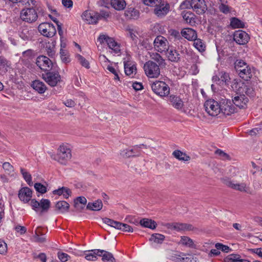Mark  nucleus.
I'll return each instance as SVG.
<instances>
[{
  "instance_id": "1",
  "label": "nucleus",
  "mask_w": 262,
  "mask_h": 262,
  "mask_svg": "<svg viewBox=\"0 0 262 262\" xmlns=\"http://www.w3.org/2000/svg\"><path fill=\"white\" fill-rule=\"evenodd\" d=\"M32 191L30 188L25 187L21 188L18 192L19 199L25 203L31 201L30 205L36 212H38L39 215H42L43 213L48 211L50 206L51 202L49 200L42 199L40 202L35 199H31L32 198Z\"/></svg>"
},
{
  "instance_id": "2",
  "label": "nucleus",
  "mask_w": 262,
  "mask_h": 262,
  "mask_svg": "<svg viewBox=\"0 0 262 262\" xmlns=\"http://www.w3.org/2000/svg\"><path fill=\"white\" fill-rule=\"evenodd\" d=\"M53 159L62 165H66L72 158L71 150L67 145H61L58 147L56 154L52 156Z\"/></svg>"
},
{
  "instance_id": "3",
  "label": "nucleus",
  "mask_w": 262,
  "mask_h": 262,
  "mask_svg": "<svg viewBox=\"0 0 262 262\" xmlns=\"http://www.w3.org/2000/svg\"><path fill=\"white\" fill-rule=\"evenodd\" d=\"M234 68L239 77L244 80L248 81L251 78V69L244 61L236 60L234 63Z\"/></svg>"
},
{
  "instance_id": "4",
  "label": "nucleus",
  "mask_w": 262,
  "mask_h": 262,
  "mask_svg": "<svg viewBox=\"0 0 262 262\" xmlns=\"http://www.w3.org/2000/svg\"><path fill=\"white\" fill-rule=\"evenodd\" d=\"M152 91L160 97L167 96L170 93V88L162 81L157 80L151 84Z\"/></svg>"
},
{
  "instance_id": "5",
  "label": "nucleus",
  "mask_w": 262,
  "mask_h": 262,
  "mask_svg": "<svg viewBox=\"0 0 262 262\" xmlns=\"http://www.w3.org/2000/svg\"><path fill=\"white\" fill-rule=\"evenodd\" d=\"M160 66L153 61L149 60L144 65V70L146 76L151 78H156L160 74Z\"/></svg>"
},
{
  "instance_id": "6",
  "label": "nucleus",
  "mask_w": 262,
  "mask_h": 262,
  "mask_svg": "<svg viewBox=\"0 0 262 262\" xmlns=\"http://www.w3.org/2000/svg\"><path fill=\"white\" fill-rule=\"evenodd\" d=\"M42 78L51 86H55L61 81V76L58 72L49 71L42 74Z\"/></svg>"
},
{
  "instance_id": "7",
  "label": "nucleus",
  "mask_w": 262,
  "mask_h": 262,
  "mask_svg": "<svg viewBox=\"0 0 262 262\" xmlns=\"http://www.w3.org/2000/svg\"><path fill=\"white\" fill-rule=\"evenodd\" d=\"M21 19L26 22L32 23L35 22L38 18L36 10L33 8L23 9L20 13Z\"/></svg>"
},
{
  "instance_id": "8",
  "label": "nucleus",
  "mask_w": 262,
  "mask_h": 262,
  "mask_svg": "<svg viewBox=\"0 0 262 262\" xmlns=\"http://www.w3.org/2000/svg\"><path fill=\"white\" fill-rule=\"evenodd\" d=\"M204 107L207 113L211 116H216L221 113L220 103L213 99L206 101Z\"/></svg>"
},
{
  "instance_id": "9",
  "label": "nucleus",
  "mask_w": 262,
  "mask_h": 262,
  "mask_svg": "<svg viewBox=\"0 0 262 262\" xmlns=\"http://www.w3.org/2000/svg\"><path fill=\"white\" fill-rule=\"evenodd\" d=\"M221 112L226 116H229L237 111L232 100L222 99L220 101Z\"/></svg>"
},
{
  "instance_id": "10",
  "label": "nucleus",
  "mask_w": 262,
  "mask_h": 262,
  "mask_svg": "<svg viewBox=\"0 0 262 262\" xmlns=\"http://www.w3.org/2000/svg\"><path fill=\"white\" fill-rule=\"evenodd\" d=\"M39 32L43 36L52 37L56 33L55 27L51 23H42L38 27Z\"/></svg>"
},
{
  "instance_id": "11",
  "label": "nucleus",
  "mask_w": 262,
  "mask_h": 262,
  "mask_svg": "<svg viewBox=\"0 0 262 262\" xmlns=\"http://www.w3.org/2000/svg\"><path fill=\"white\" fill-rule=\"evenodd\" d=\"M36 64L42 71L45 72L51 71L54 67L52 61L50 58L45 56H39L36 60Z\"/></svg>"
},
{
  "instance_id": "12",
  "label": "nucleus",
  "mask_w": 262,
  "mask_h": 262,
  "mask_svg": "<svg viewBox=\"0 0 262 262\" xmlns=\"http://www.w3.org/2000/svg\"><path fill=\"white\" fill-rule=\"evenodd\" d=\"M238 95L232 97V102L234 106L238 107L240 109H245L247 107V103L249 102V99L245 94H238Z\"/></svg>"
},
{
  "instance_id": "13",
  "label": "nucleus",
  "mask_w": 262,
  "mask_h": 262,
  "mask_svg": "<svg viewBox=\"0 0 262 262\" xmlns=\"http://www.w3.org/2000/svg\"><path fill=\"white\" fill-rule=\"evenodd\" d=\"M154 45L155 48H158L159 52L168 51L169 49L168 42L167 39L162 36H158L154 40Z\"/></svg>"
},
{
  "instance_id": "14",
  "label": "nucleus",
  "mask_w": 262,
  "mask_h": 262,
  "mask_svg": "<svg viewBox=\"0 0 262 262\" xmlns=\"http://www.w3.org/2000/svg\"><path fill=\"white\" fill-rule=\"evenodd\" d=\"M233 39L239 45H245L248 42L250 37L248 34L245 31L238 30L234 32Z\"/></svg>"
},
{
  "instance_id": "15",
  "label": "nucleus",
  "mask_w": 262,
  "mask_h": 262,
  "mask_svg": "<svg viewBox=\"0 0 262 262\" xmlns=\"http://www.w3.org/2000/svg\"><path fill=\"white\" fill-rule=\"evenodd\" d=\"M81 17L89 24H96L99 20V13L93 11H85Z\"/></svg>"
},
{
  "instance_id": "16",
  "label": "nucleus",
  "mask_w": 262,
  "mask_h": 262,
  "mask_svg": "<svg viewBox=\"0 0 262 262\" xmlns=\"http://www.w3.org/2000/svg\"><path fill=\"white\" fill-rule=\"evenodd\" d=\"M192 9L198 14H202L207 10L205 0H192Z\"/></svg>"
},
{
  "instance_id": "17",
  "label": "nucleus",
  "mask_w": 262,
  "mask_h": 262,
  "mask_svg": "<svg viewBox=\"0 0 262 262\" xmlns=\"http://www.w3.org/2000/svg\"><path fill=\"white\" fill-rule=\"evenodd\" d=\"M34 30L28 26H23L20 28L19 36L24 40H29L33 37Z\"/></svg>"
},
{
  "instance_id": "18",
  "label": "nucleus",
  "mask_w": 262,
  "mask_h": 262,
  "mask_svg": "<svg viewBox=\"0 0 262 262\" xmlns=\"http://www.w3.org/2000/svg\"><path fill=\"white\" fill-rule=\"evenodd\" d=\"M223 183L229 187L241 192H248L246 189V185L244 183L234 184L229 179H224Z\"/></svg>"
},
{
  "instance_id": "19",
  "label": "nucleus",
  "mask_w": 262,
  "mask_h": 262,
  "mask_svg": "<svg viewBox=\"0 0 262 262\" xmlns=\"http://www.w3.org/2000/svg\"><path fill=\"white\" fill-rule=\"evenodd\" d=\"M155 7V13L159 17H162L167 14L170 8L168 4L164 5V4L162 2Z\"/></svg>"
},
{
  "instance_id": "20",
  "label": "nucleus",
  "mask_w": 262,
  "mask_h": 262,
  "mask_svg": "<svg viewBox=\"0 0 262 262\" xmlns=\"http://www.w3.org/2000/svg\"><path fill=\"white\" fill-rule=\"evenodd\" d=\"M169 101L172 106L176 109L181 110L184 107V102L179 96L170 95L169 97Z\"/></svg>"
},
{
  "instance_id": "21",
  "label": "nucleus",
  "mask_w": 262,
  "mask_h": 262,
  "mask_svg": "<svg viewBox=\"0 0 262 262\" xmlns=\"http://www.w3.org/2000/svg\"><path fill=\"white\" fill-rule=\"evenodd\" d=\"M181 35L189 41H193L197 38V33L193 29L187 28L182 30Z\"/></svg>"
},
{
  "instance_id": "22",
  "label": "nucleus",
  "mask_w": 262,
  "mask_h": 262,
  "mask_svg": "<svg viewBox=\"0 0 262 262\" xmlns=\"http://www.w3.org/2000/svg\"><path fill=\"white\" fill-rule=\"evenodd\" d=\"M140 152V149H137L134 146V148L132 149H123L121 151L120 155L124 158H128L130 157L139 156Z\"/></svg>"
},
{
  "instance_id": "23",
  "label": "nucleus",
  "mask_w": 262,
  "mask_h": 262,
  "mask_svg": "<svg viewBox=\"0 0 262 262\" xmlns=\"http://www.w3.org/2000/svg\"><path fill=\"white\" fill-rule=\"evenodd\" d=\"M168 59L173 62H178L181 60V56L178 51L174 48L168 49L166 51Z\"/></svg>"
},
{
  "instance_id": "24",
  "label": "nucleus",
  "mask_w": 262,
  "mask_h": 262,
  "mask_svg": "<svg viewBox=\"0 0 262 262\" xmlns=\"http://www.w3.org/2000/svg\"><path fill=\"white\" fill-rule=\"evenodd\" d=\"M96 251L97 253L99 252V256L102 257V260L103 262H117L112 253L100 249Z\"/></svg>"
},
{
  "instance_id": "25",
  "label": "nucleus",
  "mask_w": 262,
  "mask_h": 262,
  "mask_svg": "<svg viewBox=\"0 0 262 262\" xmlns=\"http://www.w3.org/2000/svg\"><path fill=\"white\" fill-rule=\"evenodd\" d=\"M139 15V11L133 7L128 8L124 12V16L126 19H137Z\"/></svg>"
},
{
  "instance_id": "26",
  "label": "nucleus",
  "mask_w": 262,
  "mask_h": 262,
  "mask_svg": "<svg viewBox=\"0 0 262 262\" xmlns=\"http://www.w3.org/2000/svg\"><path fill=\"white\" fill-rule=\"evenodd\" d=\"M55 207L56 211L64 213L69 211L70 205L66 201H60L56 203Z\"/></svg>"
},
{
  "instance_id": "27",
  "label": "nucleus",
  "mask_w": 262,
  "mask_h": 262,
  "mask_svg": "<svg viewBox=\"0 0 262 262\" xmlns=\"http://www.w3.org/2000/svg\"><path fill=\"white\" fill-rule=\"evenodd\" d=\"M139 223L142 227L152 230L155 229L157 226V223L150 219H142L140 221Z\"/></svg>"
},
{
  "instance_id": "28",
  "label": "nucleus",
  "mask_w": 262,
  "mask_h": 262,
  "mask_svg": "<svg viewBox=\"0 0 262 262\" xmlns=\"http://www.w3.org/2000/svg\"><path fill=\"white\" fill-rule=\"evenodd\" d=\"M243 86H245V83L236 79H233L231 82V89L233 91L236 92L237 94L243 92L242 90Z\"/></svg>"
},
{
  "instance_id": "29",
  "label": "nucleus",
  "mask_w": 262,
  "mask_h": 262,
  "mask_svg": "<svg viewBox=\"0 0 262 262\" xmlns=\"http://www.w3.org/2000/svg\"><path fill=\"white\" fill-rule=\"evenodd\" d=\"M240 255L237 254H231L226 257L224 259V262H251L250 261L241 259Z\"/></svg>"
},
{
  "instance_id": "30",
  "label": "nucleus",
  "mask_w": 262,
  "mask_h": 262,
  "mask_svg": "<svg viewBox=\"0 0 262 262\" xmlns=\"http://www.w3.org/2000/svg\"><path fill=\"white\" fill-rule=\"evenodd\" d=\"M32 88L40 94L43 93L47 90L46 84L39 80H34L32 84Z\"/></svg>"
},
{
  "instance_id": "31",
  "label": "nucleus",
  "mask_w": 262,
  "mask_h": 262,
  "mask_svg": "<svg viewBox=\"0 0 262 262\" xmlns=\"http://www.w3.org/2000/svg\"><path fill=\"white\" fill-rule=\"evenodd\" d=\"M86 203V199L84 196H78L74 200V207L80 211Z\"/></svg>"
},
{
  "instance_id": "32",
  "label": "nucleus",
  "mask_w": 262,
  "mask_h": 262,
  "mask_svg": "<svg viewBox=\"0 0 262 262\" xmlns=\"http://www.w3.org/2000/svg\"><path fill=\"white\" fill-rule=\"evenodd\" d=\"M193 229L192 225L186 223H175L174 230L177 231H191Z\"/></svg>"
},
{
  "instance_id": "33",
  "label": "nucleus",
  "mask_w": 262,
  "mask_h": 262,
  "mask_svg": "<svg viewBox=\"0 0 262 262\" xmlns=\"http://www.w3.org/2000/svg\"><path fill=\"white\" fill-rule=\"evenodd\" d=\"M103 204L101 200H97L95 202H89L87 205L86 208L88 209L93 211H99L102 208Z\"/></svg>"
},
{
  "instance_id": "34",
  "label": "nucleus",
  "mask_w": 262,
  "mask_h": 262,
  "mask_svg": "<svg viewBox=\"0 0 262 262\" xmlns=\"http://www.w3.org/2000/svg\"><path fill=\"white\" fill-rule=\"evenodd\" d=\"M103 223L108 226L113 227L116 229L120 230L121 229L122 223L119 222L115 221L109 218L104 217L102 219Z\"/></svg>"
},
{
  "instance_id": "35",
  "label": "nucleus",
  "mask_w": 262,
  "mask_h": 262,
  "mask_svg": "<svg viewBox=\"0 0 262 262\" xmlns=\"http://www.w3.org/2000/svg\"><path fill=\"white\" fill-rule=\"evenodd\" d=\"M180 243L190 248H196V245L194 244L193 240L186 236H182L181 237Z\"/></svg>"
},
{
  "instance_id": "36",
  "label": "nucleus",
  "mask_w": 262,
  "mask_h": 262,
  "mask_svg": "<svg viewBox=\"0 0 262 262\" xmlns=\"http://www.w3.org/2000/svg\"><path fill=\"white\" fill-rule=\"evenodd\" d=\"M172 155L180 161H188L190 159V157L189 156H187L185 152H183L180 150H174L172 153Z\"/></svg>"
},
{
  "instance_id": "37",
  "label": "nucleus",
  "mask_w": 262,
  "mask_h": 262,
  "mask_svg": "<svg viewBox=\"0 0 262 262\" xmlns=\"http://www.w3.org/2000/svg\"><path fill=\"white\" fill-rule=\"evenodd\" d=\"M230 26L233 29L244 28L245 23L236 17H232L230 19Z\"/></svg>"
},
{
  "instance_id": "38",
  "label": "nucleus",
  "mask_w": 262,
  "mask_h": 262,
  "mask_svg": "<svg viewBox=\"0 0 262 262\" xmlns=\"http://www.w3.org/2000/svg\"><path fill=\"white\" fill-rule=\"evenodd\" d=\"M111 5L117 10H123L126 5V3L124 0H111Z\"/></svg>"
},
{
  "instance_id": "39",
  "label": "nucleus",
  "mask_w": 262,
  "mask_h": 262,
  "mask_svg": "<svg viewBox=\"0 0 262 262\" xmlns=\"http://www.w3.org/2000/svg\"><path fill=\"white\" fill-rule=\"evenodd\" d=\"M108 39L106 43L109 48L113 50L116 53H119L120 50L119 45L113 38L110 37Z\"/></svg>"
},
{
  "instance_id": "40",
  "label": "nucleus",
  "mask_w": 262,
  "mask_h": 262,
  "mask_svg": "<svg viewBox=\"0 0 262 262\" xmlns=\"http://www.w3.org/2000/svg\"><path fill=\"white\" fill-rule=\"evenodd\" d=\"M165 236L160 233H153L149 239V241L154 242L157 244H161L165 240Z\"/></svg>"
},
{
  "instance_id": "41",
  "label": "nucleus",
  "mask_w": 262,
  "mask_h": 262,
  "mask_svg": "<svg viewBox=\"0 0 262 262\" xmlns=\"http://www.w3.org/2000/svg\"><path fill=\"white\" fill-rule=\"evenodd\" d=\"M151 58L156 61L160 67H165L166 65V63L165 60L162 58V57L157 53H153L151 56Z\"/></svg>"
},
{
  "instance_id": "42",
  "label": "nucleus",
  "mask_w": 262,
  "mask_h": 262,
  "mask_svg": "<svg viewBox=\"0 0 262 262\" xmlns=\"http://www.w3.org/2000/svg\"><path fill=\"white\" fill-rule=\"evenodd\" d=\"M124 71L126 75L130 76L137 70L135 64H132L130 63L124 62Z\"/></svg>"
},
{
  "instance_id": "43",
  "label": "nucleus",
  "mask_w": 262,
  "mask_h": 262,
  "mask_svg": "<svg viewBox=\"0 0 262 262\" xmlns=\"http://www.w3.org/2000/svg\"><path fill=\"white\" fill-rule=\"evenodd\" d=\"M194 47L200 52H204L205 50L206 46L200 38H196L193 40Z\"/></svg>"
},
{
  "instance_id": "44",
  "label": "nucleus",
  "mask_w": 262,
  "mask_h": 262,
  "mask_svg": "<svg viewBox=\"0 0 262 262\" xmlns=\"http://www.w3.org/2000/svg\"><path fill=\"white\" fill-rule=\"evenodd\" d=\"M181 254H182L183 256H185L184 254L181 253H178L176 252L175 253H172L171 255L170 256V259L174 261H178L179 260H186L187 262H189V261H190V258L186 257H182Z\"/></svg>"
},
{
  "instance_id": "45",
  "label": "nucleus",
  "mask_w": 262,
  "mask_h": 262,
  "mask_svg": "<svg viewBox=\"0 0 262 262\" xmlns=\"http://www.w3.org/2000/svg\"><path fill=\"white\" fill-rule=\"evenodd\" d=\"M95 251H99V249H94L88 252H92V253L85 254V258L88 260L95 261L97 259V256H99V252H97Z\"/></svg>"
},
{
  "instance_id": "46",
  "label": "nucleus",
  "mask_w": 262,
  "mask_h": 262,
  "mask_svg": "<svg viewBox=\"0 0 262 262\" xmlns=\"http://www.w3.org/2000/svg\"><path fill=\"white\" fill-rule=\"evenodd\" d=\"M10 66V63L5 58L0 56V70L6 72L8 71Z\"/></svg>"
},
{
  "instance_id": "47",
  "label": "nucleus",
  "mask_w": 262,
  "mask_h": 262,
  "mask_svg": "<svg viewBox=\"0 0 262 262\" xmlns=\"http://www.w3.org/2000/svg\"><path fill=\"white\" fill-rule=\"evenodd\" d=\"M194 16L193 13L187 12L183 16V17L187 23L189 24L191 26H193L195 23V18L193 17Z\"/></svg>"
},
{
  "instance_id": "48",
  "label": "nucleus",
  "mask_w": 262,
  "mask_h": 262,
  "mask_svg": "<svg viewBox=\"0 0 262 262\" xmlns=\"http://www.w3.org/2000/svg\"><path fill=\"white\" fill-rule=\"evenodd\" d=\"M20 172L23 175V177L26 182L27 183V184L30 186H31L33 185V182L32 181V176L31 175L26 171L24 168H20Z\"/></svg>"
},
{
  "instance_id": "49",
  "label": "nucleus",
  "mask_w": 262,
  "mask_h": 262,
  "mask_svg": "<svg viewBox=\"0 0 262 262\" xmlns=\"http://www.w3.org/2000/svg\"><path fill=\"white\" fill-rule=\"evenodd\" d=\"M219 74L223 85L224 84L228 85L230 80L229 74L224 71H221L219 73Z\"/></svg>"
},
{
  "instance_id": "50",
  "label": "nucleus",
  "mask_w": 262,
  "mask_h": 262,
  "mask_svg": "<svg viewBox=\"0 0 262 262\" xmlns=\"http://www.w3.org/2000/svg\"><path fill=\"white\" fill-rule=\"evenodd\" d=\"M76 57L82 66L89 69L90 68L89 62L82 55L77 54Z\"/></svg>"
},
{
  "instance_id": "51",
  "label": "nucleus",
  "mask_w": 262,
  "mask_h": 262,
  "mask_svg": "<svg viewBox=\"0 0 262 262\" xmlns=\"http://www.w3.org/2000/svg\"><path fill=\"white\" fill-rule=\"evenodd\" d=\"M60 58L62 61L67 63L70 62L69 53L66 50H60Z\"/></svg>"
},
{
  "instance_id": "52",
  "label": "nucleus",
  "mask_w": 262,
  "mask_h": 262,
  "mask_svg": "<svg viewBox=\"0 0 262 262\" xmlns=\"http://www.w3.org/2000/svg\"><path fill=\"white\" fill-rule=\"evenodd\" d=\"M169 33H170V35L174 37L176 39L180 41L182 40L186 42V40L183 38V36L181 35V32L180 33L178 31L174 29H171L169 31Z\"/></svg>"
},
{
  "instance_id": "53",
  "label": "nucleus",
  "mask_w": 262,
  "mask_h": 262,
  "mask_svg": "<svg viewBox=\"0 0 262 262\" xmlns=\"http://www.w3.org/2000/svg\"><path fill=\"white\" fill-rule=\"evenodd\" d=\"M244 88H242V90H243V92H241L242 94H244L245 93L247 96L249 97H252L254 95V89L250 86L249 85H246L245 83V86H243Z\"/></svg>"
},
{
  "instance_id": "54",
  "label": "nucleus",
  "mask_w": 262,
  "mask_h": 262,
  "mask_svg": "<svg viewBox=\"0 0 262 262\" xmlns=\"http://www.w3.org/2000/svg\"><path fill=\"white\" fill-rule=\"evenodd\" d=\"M215 247L217 250H221L222 251L225 253H228L229 251L232 250V249L229 246L223 245V244L220 243L215 244Z\"/></svg>"
},
{
  "instance_id": "55",
  "label": "nucleus",
  "mask_w": 262,
  "mask_h": 262,
  "mask_svg": "<svg viewBox=\"0 0 262 262\" xmlns=\"http://www.w3.org/2000/svg\"><path fill=\"white\" fill-rule=\"evenodd\" d=\"M34 186L36 191L41 194L45 193L47 191V187L40 183H35Z\"/></svg>"
},
{
  "instance_id": "56",
  "label": "nucleus",
  "mask_w": 262,
  "mask_h": 262,
  "mask_svg": "<svg viewBox=\"0 0 262 262\" xmlns=\"http://www.w3.org/2000/svg\"><path fill=\"white\" fill-rule=\"evenodd\" d=\"M220 1L221 2V4L219 6V9L220 10V11H221L222 12L225 13V14H227L228 13H229L230 12V9H229V7L225 5L224 4V3H227V1H225V0H220Z\"/></svg>"
},
{
  "instance_id": "57",
  "label": "nucleus",
  "mask_w": 262,
  "mask_h": 262,
  "mask_svg": "<svg viewBox=\"0 0 262 262\" xmlns=\"http://www.w3.org/2000/svg\"><path fill=\"white\" fill-rule=\"evenodd\" d=\"M215 154L220 157L223 160H230V156L227 153L225 152L220 149H217L215 150Z\"/></svg>"
},
{
  "instance_id": "58",
  "label": "nucleus",
  "mask_w": 262,
  "mask_h": 262,
  "mask_svg": "<svg viewBox=\"0 0 262 262\" xmlns=\"http://www.w3.org/2000/svg\"><path fill=\"white\" fill-rule=\"evenodd\" d=\"M143 3L147 6L155 7L161 3V0H142Z\"/></svg>"
},
{
  "instance_id": "59",
  "label": "nucleus",
  "mask_w": 262,
  "mask_h": 262,
  "mask_svg": "<svg viewBox=\"0 0 262 262\" xmlns=\"http://www.w3.org/2000/svg\"><path fill=\"white\" fill-rule=\"evenodd\" d=\"M58 258L61 262H66L70 258V256L67 253L62 252L57 253Z\"/></svg>"
},
{
  "instance_id": "60",
  "label": "nucleus",
  "mask_w": 262,
  "mask_h": 262,
  "mask_svg": "<svg viewBox=\"0 0 262 262\" xmlns=\"http://www.w3.org/2000/svg\"><path fill=\"white\" fill-rule=\"evenodd\" d=\"M192 0H186L181 3L180 7L182 9L192 8Z\"/></svg>"
},
{
  "instance_id": "61",
  "label": "nucleus",
  "mask_w": 262,
  "mask_h": 262,
  "mask_svg": "<svg viewBox=\"0 0 262 262\" xmlns=\"http://www.w3.org/2000/svg\"><path fill=\"white\" fill-rule=\"evenodd\" d=\"M3 168L5 170L6 173L9 174L13 171V167L9 162H5L3 164Z\"/></svg>"
},
{
  "instance_id": "62",
  "label": "nucleus",
  "mask_w": 262,
  "mask_h": 262,
  "mask_svg": "<svg viewBox=\"0 0 262 262\" xmlns=\"http://www.w3.org/2000/svg\"><path fill=\"white\" fill-rule=\"evenodd\" d=\"M13 4H20L22 6H30V2H33V0H9Z\"/></svg>"
},
{
  "instance_id": "63",
  "label": "nucleus",
  "mask_w": 262,
  "mask_h": 262,
  "mask_svg": "<svg viewBox=\"0 0 262 262\" xmlns=\"http://www.w3.org/2000/svg\"><path fill=\"white\" fill-rule=\"evenodd\" d=\"M7 245L6 243L1 239H0V254H3L7 252Z\"/></svg>"
},
{
  "instance_id": "64",
  "label": "nucleus",
  "mask_w": 262,
  "mask_h": 262,
  "mask_svg": "<svg viewBox=\"0 0 262 262\" xmlns=\"http://www.w3.org/2000/svg\"><path fill=\"white\" fill-rule=\"evenodd\" d=\"M121 230L128 232H133L134 231L133 228L130 226L124 223H122Z\"/></svg>"
}]
</instances>
